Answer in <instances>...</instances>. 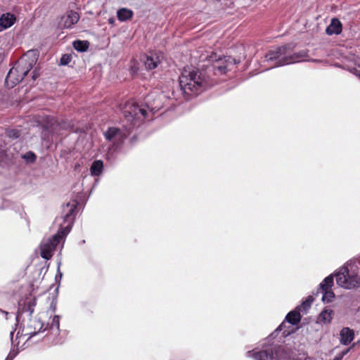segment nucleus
Returning <instances> with one entry per match:
<instances>
[{"label": "nucleus", "mask_w": 360, "mask_h": 360, "mask_svg": "<svg viewBox=\"0 0 360 360\" xmlns=\"http://www.w3.org/2000/svg\"><path fill=\"white\" fill-rule=\"evenodd\" d=\"M126 123L122 128L115 127H109L104 133L105 139L112 143L108 147L106 158L112 161L120 151L124 141L131 134L132 131L139 127L146 119L148 115L146 109L139 106L134 101L125 102L122 108Z\"/></svg>", "instance_id": "nucleus-1"}, {"label": "nucleus", "mask_w": 360, "mask_h": 360, "mask_svg": "<svg viewBox=\"0 0 360 360\" xmlns=\"http://www.w3.org/2000/svg\"><path fill=\"white\" fill-rule=\"evenodd\" d=\"M37 304V299L31 293H27L25 297H21L18 302V310L15 314L16 325L20 321L24 314L27 313L30 318V323L25 327V335H28L27 340L37 334L48 331L47 335L53 337L52 342L55 345L62 344L63 340L58 338L60 331V319L58 315H54L50 322L44 326L39 319H32V315Z\"/></svg>", "instance_id": "nucleus-2"}, {"label": "nucleus", "mask_w": 360, "mask_h": 360, "mask_svg": "<svg viewBox=\"0 0 360 360\" xmlns=\"http://www.w3.org/2000/svg\"><path fill=\"white\" fill-rule=\"evenodd\" d=\"M359 262L357 259H351L339 268L334 274L326 276L319 284L315 293L317 296L319 292L323 294L321 300L324 303H330L335 298V293L332 290L334 283V276L337 284L345 289H353L360 287Z\"/></svg>", "instance_id": "nucleus-3"}, {"label": "nucleus", "mask_w": 360, "mask_h": 360, "mask_svg": "<svg viewBox=\"0 0 360 360\" xmlns=\"http://www.w3.org/2000/svg\"><path fill=\"white\" fill-rule=\"evenodd\" d=\"M78 202L75 200L68 202L63 209V215L56 217L55 225L58 227L57 233L46 239H44L40 245L41 256L49 260L52 257L53 252L60 242L64 243L65 238L70 232L75 219V210Z\"/></svg>", "instance_id": "nucleus-4"}, {"label": "nucleus", "mask_w": 360, "mask_h": 360, "mask_svg": "<svg viewBox=\"0 0 360 360\" xmlns=\"http://www.w3.org/2000/svg\"><path fill=\"white\" fill-rule=\"evenodd\" d=\"M295 44L290 43L269 50L264 56V62L271 63L269 69L304 61L307 51H294Z\"/></svg>", "instance_id": "nucleus-5"}, {"label": "nucleus", "mask_w": 360, "mask_h": 360, "mask_svg": "<svg viewBox=\"0 0 360 360\" xmlns=\"http://www.w3.org/2000/svg\"><path fill=\"white\" fill-rule=\"evenodd\" d=\"M181 94L188 100L196 96L206 88V82L198 70H184L179 78Z\"/></svg>", "instance_id": "nucleus-6"}, {"label": "nucleus", "mask_w": 360, "mask_h": 360, "mask_svg": "<svg viewBox=\"0 0 360 360\" xmlns=\"http://www.w3.org/2000/svg\"><path fill=\"white\" fill-rule=\"evenodd\" d=\"M38 60V54L35 51H28L19 60L15 68H11L8 72L5 82L11 88L22 82L28 72L34 68Z\"/></svg>", "instance_id": "nucleus-7"}, {"label": "nucleus", "mask_w": 360, "mask_h": 360, "mask_svg": "<svg viewBox=\"0 0 360 360\" xmlns=\"http://www.w3.org/2000/svg\"><path fill=\"white\" fill-rule=\"evenodd\" d=\"M246 354L255 360H291L290 352L283 346L275 344L264 345L261 349H254Z\"/></svg>", "instance_id": "nucleus-8"}, {"label": "nucleus", "mask_w": 360, "mask_h": 360, "mask_svg": "<svg viewBox=\"0 0 360 360\" xmlns=\"http://www.w3.org/2000/svg\"><path fill=\"white\" fill-rule=\"evenodd\" d=\"M73 127V124L68 120H62L58 121L53 117H47L46 122L43 124L44 131L49 134H58L62 130H68Z\"/></svg>", "instance_id": "nucleus-9"}, {"label": "nucleus", "mask_w": 360, "mask_h": 360, "mask_svg": "<svg viewBox=\"0 0 360 360\" xmlns=\"http://www.w3.org/2000/svg\"><path fill=\"white\" fill-rule=\"evenodd\" d=\"M79 20V15L77 12L68 11L60 17L58 27L61 29H71L74 25L78 22Z\"/></svg>", "instance_id": "nucleus-10"}, {"label": "nucleus", "mask_w": 360, "mask_h": 360, "mask_svg": "<svg viewBox=\"0 0 360 360\" xmlns=\"http://www.w3.org/2000/svg\"><path fill=\"white\" fill-rule=\"evenodd\" d=\"M342 24L337 18H333L330 20V23L326 29V33L329 35H338L342 32Z\"/></svg>", "instance_id": "nucleus-11"}, {"label": "nucleus", "mask_w": 360, "mask_h": 360, "mask_svg": "<svg viewBox=\"0 0 360 360\" xmlns=\"http://www.w3.org/2000/svg\"><path fill=\"white\" fill-rule=\"evenodd\" d=\"M210 58V60H212V61L214 60V62H215L212 65L213 71L215 75H217V74L224 75V74L226 73V72L229 70L228 65H224V63H222V58H217L216 55L211 56Z\"/></svg>", "instance_id": "nucleus-12"}, {"label": "nucleus", "mask_w": 360, "mask_h": 360, "mask_svg": "<svg viewBox=\"0 0 360 360\" xmlns=\"http://www.w3.org/2000/svg\"><path fill=\"white\" fill-rule=\"evenodd\" d=\"M16 21V17L11 13H5L0 16L1 30L11 27Z\"/></svg>", "instance_id": "nucleus-13"}, {"label": "nucleus", "mask_w": 360, "mask_h": 360, "mask_svg": "<svg viewBox=\"0 0 360 360\" xmlns=\"http://www.w3.org/2000/svg\"><path fill=\"white\" fill-rule=\"evenodd\" d=\"M340 342L343 345H348L354 339V332L348 327L343 328L340 333Z\"/></svg>", "instance_id": "nucleus-14"}, {"label": "nucleus", "mask_w": 360, "mask_h": 360, "mask_svg": "<svg viewBox=\"0 0 360 360\" xmlns=\"http://www.w3.org/2000/svg\"><path fill=\"white\" fill-rule=\"evenodd\" d=\"M160 63V58L156 54H150L149 56H146L144 65L147 70H152L156 68Z\"/></svg>", "instance_id": "nucleus-15"}, {"label": "nucleus", "mask_w": 360, "mask_h": 360, "mask_svg": "<svg viewBox=\"0 0 360 360\" xmlns=\"http://www.w3.org/2000/svg\"><path fill=\"white\" fill-rule=\"evenodd\" d=\"M333 311L327 307L324 308L317 318V322L323 324H328L332 321Z\"/></svg>", "instance_id": "nucleus-16"}, {"label": "nucleus", "mask_w": 360, "mask_h": 360, "mask_svg": "<svg viewBox=\"0 0 360 360\" xmlns=\"http://www.w3.org/2000/svg\"><path fill=\"white\" fill-rule=\"evenodd\" d=\"M301 318L300 309L295 308V310L290 311L286 315L285 320L292 325H296L300 321Z\"/></svg>", "instance_id": "nucleus-17"}, {"label": "nucleus", "mask_w": 360, "mask_h": 360, "mask_svg": "<svg viewBox=\"0 0 360 360\" xmlns=\"http://www.w3.org/2000/svg\"><path fill=\"white\" fill-rule=\"evenodd\" d=\"M134 15L131 9L122 8L117 10V17L120 22H125L132 18Z\"/></svg>", "instance_id": "nucleus-18"}, {"label": "nucleus", "mask_w": 360, "mask_h": 360, "mask_svg": "<svg viewBox=\"0 0 360 360\" xmlns=\"http://www.w3.org/2000/svg\"><path fill=\"white\" fill-rule=\"evenodd\" d=\"M103 169L102 160H95L91 165L90 172L92 176H98L101 174Z\"/></svg>", "instance_id": "nucleus-19"}, {"label": "nucleus", "mask_w": 360, "mask_h": 360, "mask_svg": "<svg viewBox=\"0 0 360 360\" xmlns=\"http://www.w3.org/2000/svg\"><path fill=\"white\" fill-rule=\"evenodd\" d=\"M74 49L78 52H85L89 46V42L88 41L75 40L72 43Z\"/></svg>", "instance_id": "nucleus-20"}, {"label": "nucleus", "mask_w": 360, "mask_h": 360, "mask_svg": "<svg viewBox=\"0 0 360 360\" xmlns=\"http://www.w3.org/2000/svg\"><path fill=\"white\" fill-rule=\"evenodd\" d=\"M21 157L28 164L33 163L37 160V155L32 151H28L25 153V154L22 155Z\"/></svg>", "instance_id": "nucleus-21"}, {"label": "nucleus", "mask_w": 360, "mask_h": 360, "mask_svg": "<svg viewBox=\"0 0 360 360\" xmlns=\"http://www.w3.org/2000/svg\"><path fill=\"white\" fill-rule=\"evenodd\" d=\"M335 65L336 67L347 70L350 72H352L354 75H357V76H359L360 77V72H359V71L356 68H354V67H352V66H350L349 65H346V64H340V63H336L335 64Z\"/></svg>", "instance_id": "nucleus-22"}, {"label": "nucleus", "mask_w": 360, "mask_h": 360, "mask_svg": "<svg viewBox=\"0 0 360 360\" xmlns=\"http://www.w3.org/2000/svg\"><path fill=\"white\" fill-rule=\"evenodd\" d=\"M313 302H314L313 297L312 296H309V297H307V298L304 301H303L302 302L300 306L297 307V309H300V311L301 310V308L303 310L306 311V310H307L308 309L310 308V307H311V305Z\"/></svg>", "instance_id": "nucleus-23"}, {"label": "nucleus", "mask_w": 360, "mask_h": 360, "mask_svg": "<svg viewBox=\"0 0 360 360\" xmlns=\"http://www.w3.org/2000/svg\"><path fill=\"white\" fill-rule=\"evenodd\" d=\"M224 65H228L229 70L230 69L231 65H234L239 63V60H237L236 58H232L231 56H224L222 58V63Z\"/></svg>", "instance_id": "nucleus-24"}, {"label": "nucleus", "mask_w": 360, "mask_h": 360, "mask_svg": "<svg viewBox=\"0 0 360 360\" xmlns=\"http://www.w3.org/2000/svg\"><path fill=\"white\" fill-rule=\"evenodd\" d=\"M6 136H8L11 139H16L19 138V136H20V132L19 130L15 129H6Z\"/></svg>", "instance_id": "nucleus-25"}, {"label": "nucleus", "mask_w": 360, "mask_h": 360, "mask_svg": "<svg viewBox=\"0 0 360 360\" xmlns=\"http://www.w3.org/2000/svg\"><path fill=\"white\" fill-rule=\"evenodd\" d=\"M72 60V56L69 54H63L60 60V65H67Z\"/></svg>", "instance_id": "nucleus-26"}, {"label": "nucleus", "mask_w": 360, "mask_h": 360, "mask_svg": "<svg viewBox=\"0 0 360 360\" xmlns=\"http://www.w3.org/2000/svg\"><path fill=\"white\" fill-rule=\"evenodd\" d=\"M60 264H61V263H60V262H59L58 263L57 274H56V275L55 276L56 282L58 283V285L60 284V282L61 281L62 276H63V274H62V273H61V271L60 270Z\"/></svg>", "instance_id": "nucleus-27"}, {"label": "nucleus", "mask_w": 360, "mask_h": 360, "mask_svg": "<svg viewBox=\"0 0 360 360\" xmlns=\"http://www.w3.org/2000/svg\"><path fill=\"white\" fill-rule=\"evenodd\" d=\"M2 307L5 308L6 309H2L0 308V313L3 314L6 316V319H8V316L9 314L8 311L7 310H11V307L7 306L6 304H2Z\"/></svg>", "instance_id": "nucleus-28"}, {"label": "nucleus", "mask_w": 360, "mask_h": 360, "mask_svg": "<svg viewBox=\"0 0 360 360\" xmlns=\"http://www.w3.org/2000/svg\"><path fill=\"white\" fill-rule=\"evenodd\" d=\"M17 354V352L11 351L5 360H13L16 356Z\"/></svg>", "instance_id": "nucleus-29"}, {"label": "nucleus", "mask_w": 360, "mask_h": 360, "mask_svg": "<svg viewBox=\"0 0 360 360\" xmlns=\"http://www.w3.org/2000/svg\"><path fill=\"white\" fill-rule=\"evenodd\" d=\"M355 345V343H354L352 345V347H350L349 348L341 352L340 353H339V356H340L342 359L343 357L351 350V349Z\"/></svg>", "instance_id": "nucleus-30"}, {"label": "nucleus", "mask_w": 360, "mask_h": 360, "mask_svg": "<svg viewBox=\"0 0 360 360\" xmlns=\"http://www.w3.org/2000/svg\"><path fill=\"white\" fill-rule=\"evenodd\" d=\"M56 305H57L56 300V299H53V300H52V302H51V303L50 304V309L52 310L53 312L56 311Z\"/></svg>", "instance_id": "nucleus-31"}, {"label": "nucleus", "mask_w": 360, "mask_h": 360, "mask_svg": "<svg viewBox=\"0 0 360 360\" xmlns=\"http://www.w3.org/2000/svg\"><path fill=\"white\" fill-rule=\"evenodd\" d=\"M285 327V322H283L275 330L274 332L271 334L272 335L277 333L278 331H281L283 330V328Z\"/></svg>", "instance_id": "nucleus-32"}, {"label": "nucleus", "mask_w": 360, "mask_h": 360, "mask_svg": "<svg viewBox=\"0 0 360 360\" xmlns=\"http://www.w3.org/2000/svg\"><path fill=\"white\" fill-rule=\"evenodd\" d=\"M14 332H15V329L13 330L12 331H11V333H10V338H11V341L12 345L15 346V345H18L19 342H18L17 343H15V341L13 340Z\"/></svg>", "instance_id": "nucleus-33"}, {"label": "nucleus", "mask_w": 360, "mask_h": 360, "mask_svg": "<svg viewBox=\"0 0 360 360\" xmlns=\"http://www.w3.org/2000/svg\"><path fill=\"white\" fill-rule=\"evenodd\" d=\"M115 22V19L114 18H110L108 19V23L113 25Z\"/></svg>", "instance_id": "nucleus-34"}, {"label": "nucleus", "mask_w": 360, "mask_h": 360, "mask_svg": "<svg viewBox=\"0 0 360 360\" xmlns=\"http://www.w3.org/2000/svg\"><path fill=\"white\" fill-rule=\"evenodd\" d=\"M288 335H290V332H289V331L284 330V331L283 332V337H286V336H288Z\"/></svg>", "instance_id": "nucleus-35"}, {"label": "nucleus", "mask_w": 360, "mask_h": 360, "mask_svg": "<svg viewBox=\"0 0 360 360\" xmlns=\"http://www.w3.org/2000/svg\"><path fill=\"white\" fill-rule=\"evenodd\" d=\"M333 360H342V358L340 356H339V354H338L337 356H335V358Z\"/></svg>", "instance_id": "nucleus-36"}, {"label": "nucleus", "mask_w": 360, "mask_h": 360, "mask_svg": "<svg viewBox=\"0 0 360 360\" xmlns=\"http://www.w3.org/2000/svg\"><path fill=\"white\" fill-rule=\"evenodd\" d=\"M39 76L38 74L35 72V71L33 72L32 79L34 80L36 78Z\"/></svg>", "instance_id": "nucleus-37"}, {"label": "nucleus", "mask_w": 360, "mask_h": 360, "mask_svg": "<svg viewBox=\"0 0 360 360\" xmlns=\"http://www.w3.org/2000/svg\"><path fill=\"white\" fill-rule=\"evenodd\" d=\"M19 334H20V332L18 331L17 335H16V340L19 338Z\"/></svg>", "instance_id": "nucleus-38"}]
</instances>
